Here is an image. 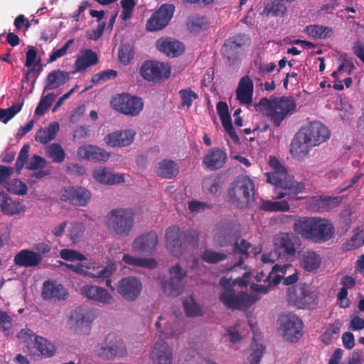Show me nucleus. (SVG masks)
<instances>
[{"instance_id":"55","label":"nucleus","mask_w":364,"mask_h":364,"mask_svg":"<svg viewBox=\"0 0 364 364\" xmlns=\"http://www.w3.org/2000/svg\"><path fill=\"white\" fill-rule=\"evenodd\" d=\"M7 190L16 195L23 196L27 193L26 185L18 179H13L6 184Z\"/></svg>"},{"instance_id":"43","label":"nucleus","mask_w":364,"mask_h":364,"mask_svg":"<svg viewBox=\"0 0 364 364\" xmlns=\"http://www.w3.org/2000/svg\"><path fill=\"white\" fill-rule=\"evenodd\" d=\"M34 347L40 353L47 358H50L55 353L54 345L41 336H35Z\"/></svg>"},{"instance_id":"38","label":"nucleus","mask_w":364,"mask_h":364,"mask_svg":"<svg viewBox=\"0 0 364 364\" xmlns=\"http://www.w3.org/2000/svg\"><path fill=\"white\" fill-rule=\"evenodd\" d=\"M341 202L340 197L323 196L315 198L312 200L314 206L311 209L314 211L324 212L328 211Z\"/></svg>"},{"instance_id":"11","label":"nucleus","mask_w":364,"mask_h":364,"mask_svg":"<svg viewBox=\"0 0 364 364\" xmlns=\"http://www.w3.org/2000/svg\"><path fill=\"white\" fill-rule=\"evenodd\" d=\"M171 73V68L168 63L155 60L145 61L140 68V74L142 77L149 82H158L168 79Z\"/></svg>"},{"instance_id":"5","label":"nucleus","mask_w":364,"mask_h":364,"mask_svg":"<svg viewBox=\"0 0 364 364\" xmlns=\"http://www.w3.org/2000/svg\"><path fill=\"white\" fill-rule=\"evenodd\" d=\"M134 217L135 213L132 208H114L107 213L106 225L117 235L127 237L134 228Z\"/></svg>"},{"instance_id":"29","label":"nucleus","mask_w":364,"mask_h":364,"mask_svg":"<svg viewBox=\"0 0 364 364\" xmlns=\"http://www.w3.org/2000/svg\"><path fill=\"white\" fill-rule=\"evenodd\" d=\"M226 153L219 148H213L203 157V165L210 170H217L222 168L225 164Z\"/></svg>"},{"instance_id":"40","label":"nucleus","mask_w":364,"mask_h":364,"mask_svg":"<svg viewBox=\"0 0 364 364\" xmlns=\"http://www.w3.org/2000/svg\"><path fill=\"white\" fill-rule=\"evenodd\" d=\"M122 261L134 267L147 269H154L157 267V262L155 259L137 257L129 254H124L122 257Z\"/></svg>"},{"instance_id":"23","label":"nucleus","mask_w":364,"mask_h":364,"mask_svg":"<svg viewBox=\"0 0 364 364\" xmlns=\"http://www.w3.org/2000/svg\"><path fill=\"white\" fill-rule=\"evenodd\" d=\"M43 261L38 253L29 249L20 250L14 258V264L25 268L38 267Z\"/></svg>"},{"instance_id":"45","label":"nucleus","mask_w":364,"mask_h":364,"mask_svg":"<svg viewBox=\"0 0 364 364\" xmlns=\"http://www.w3.org/2000/svg\"><path fill=\"white\" fill-rule=\"evenodd\" d=\"M289 267H291L290 264H284L282 265L279 264H274L267 278L269 284L274 285L279 284L284 278V275L286 273L287 269Z\"/></svg>"},{"instance_id":"41","label":"nucleus","mask_w":364,"mask_h":364,"mask_svg":"<svg viewBox=\"0 0 364 364\" xmlns=\"http://www.w3.org/2000/svg\"><path fill=\"white\" fill-rule=\"evenodd\" d=\"M58 131V123L53 122L47 128L39 129L36 134L35 139L37 141L45 144L53 140Z\"/></svg>"},{"instance_id":"17","label":"nucleus","mask_w":364,"mask_h":364,"mask_svg":"<svg viewBox=\"0 0 364 364\" xmlns=\"http://www.w3.org/2000/svg\"><path fill=\"white\" fill-rule=\"evenodd\" d=\"M245 35H237L225 42L221 52L225 64L232 66L239 60L240 49L245 44Z\"/></svg>"},{"instance_id":"15","label":"nucleus","mask_w":364,"mask_h":364,"mask_svg":"<svg viewBox=\"0 0 364 364\" xmlns=\"http://www.w3.org/2000/svg\"><path fill=\"white\" fill-rule=\"evenodd\" d=\"M300 131L313 147L325 142L330 136L328 129L318 122H310Z\"/></svg>"},{"instance_id":"54","label":"nucleus","mask_w":364,"mask_h":364,"mask_svg":"<svg viewBox=\"0 0 364 364\" xmlns=\"http://www.w3.org/2000/svg\"><path fill=\"white\" fill-rule=\"evenodd\" d=\"M353 69H355V65L352 60L348 57L347 54H345L342 55V63L338 66L337 70L333 72L332 77L337 80L339 73L344 72L350 74Z\"/></svg>"},{"instance_id":"61","label":"nucleus","mask_w":364,"mask_h":364,"mask_svg":"<svg viewBox=\"0 0 364 364\" xmlns=\"http://www.w3.org/2000/svg\"><path fill=\"white\" fill-rule=\"evenodd\" d=\"M122 12L121 18L124 21H127L132 17V11L136 6L134 0H121Z\"/></svg>"},{"instance_id":"24","label":"nucleus","mask_w":364,"mask_h":364,"mask_svg":"<svg viewBox=\"0 0 364 364\" xmlns=\"http://www.w3.org/2000/svg\"><path fill=\"white\" fill-rule=\"evenodd\" d=\"M313 148L299 130L294 136L290 144V153L294 158L303 159Z\"/></svg>"},{"instance_id":"19","label":"nucleus","mask_w":364,"mask_h":364,"mask_svg":"<svg viewBox=\"0 0 364 364\" xmlns=\"http://www.w3.org/2000/svg\"><path fill=\"white\" fill-rule=\"evenodd\" d=\"M91 197L88 190L83 187L69 186L62 189L60 200L68 201L70 204L78 206H85L87 204Z\"/></svg>"},{"instance_id":"58","label":"nucleus","mask_w":364,"mask_h":364,"mask_svg":"<svg viewBox=\"0 0 364 364\" xmlns=\"http://www.w3.org/2000/svg\"><path fill=\"white\" fill-rule=\"evenodd\" d=\"M182 106H186L189 108L193 103V100L198 99V95L191 88L183 89L179 91Z\"/></svg>"},{"instance_id":"21","label":"nucleus","mask_w":364,"mask_h":364,"mask_svg":"<svg viewBox=\"0 0 364 364\" xmlns=\"http://www.w3.org/2000/svg\"><path fill=\"white\" fill-rule=\"evenodd\" d=\"M237 238V232L230 223H225L217 227L213 236L215 244L220 247L231 245Z\"/></svg>"},{"instance_id":"8","label":"nucleus","mask_w":364,"mask_h":364,"mask_svg":"<svg viewBox=\"0 0 364 364\" xmlns=\"http://www.w3.org/2000/svg\"><path fill=\"white\" fill-rule=\"evenodd\" d=\"M220 301L232 310H245L254 304L259 297L247 292H236L234 289H224L220 294Z\"/></svg>"},{"instance_id":"57","label":"nucleus","mask_w":364,"mask_h":364,"mask_svg":"<svg viewBox=\"0 0 364 364\" xmlns=\"http://www.w3.org/2000/svg\"><path fill=\"white\" fill-rule=\"evenodd\" d=\"M184 311L189 317L199 316L203 314L202 310L192 299L183 301Z\"/></svg>"},{"instance_id":"31","label":"nucleus","mask_w":364,"mask_h":364,"mask_svg":"<svg viewBox=\"0 0 364 364\" xmlns=\"http://www.w3.org/2000/svg\"><path fill=\"white\" fill-rule=\"evenodd\" d=\"M156 45L159 50L171 57L181 55L185 50L183 44L176 40L160 38Z\"/></svg>"},{"instance_id":"12","label":"nucleus","mask_w":364,"mask_h":364,"mask_svg":"<svg viewBox=\"0 0 364 364\" xmlns=\"http://www.w3.org/2000/svg\"><path fill=\"white\" fill-rule=\"evenodd\" d=\"M280 325L282 336L286 341L294 343L302 337L303 323L295 314L282 316Z\"/></svg>"},{"instance_id":"63","label":"nucleus","mask_w":364,"mask_h":364,"mask_svg":"<svg viewBox=\"0 0 364 364\" xmlns=\"http://www.w3.org/2000/svg\"><path fill=\"white\" fill-rule=\"evenodd\" d=\"M0 326L4 336L8 337L12 326V318L6 311H0Z\"/></svg>"},{"instance_id":"18","label":"nucleus","mask_w":364,"mask_h":364,"mask_svg":"<svg viewBox=\"0 0 364 364\" xmlns=\"http://www.w3.org/2000/svg\"><path fill=\"white\" fill-rule=\"evenodd\" d=\"M174 12L171 4H163L155 11L146 23V29L150 31L161 30L169 23Z\"/></svg>"},{"instance_id":"51","label":"nucleus","mask_w":364,"mask_h":364,"mask_svg":"<svg viewBox=\"0 0 364 364\" xmlns=\"http://www.w3.org/2000/svg\"><path fill=\"white\" fill-rule=\"evenodd\" d=\"M22 106L23 104L15 103L6 109H0V121L6 124L21 111Z\"/></svg>"},{"instance_id":"62","label":"nucleus","mask_w":364,"mask_h":364,"mask_svg":"<svg viewBox=\"0 0 364 364\" xmlns=\"http://www.w3.org/2000/svg\"><path fill=\"white\" fill-rule=\"evenodd\" d=\"M74 43V39L68 40L62 48L56 50H53L51 54L50 55L49 59L48 60V63H50L55 61L57 59L63 57L67 53V51L69 47Z\"/></svg>"},{"instance_id":"4","label":"nucleus","mask_w":364,"mask_h":364,"mask_svg":"<svg viewBox=\"0 0 364 364\" xmlns=\"http://www.w3.org/2000/svg\"><path fill=\"white\" fill-rule=\"evenodd\" d=\"M254 196V182L244 175L239 176L232 182L228 192V202L239 208H248Z\"/></svg>"},{"instance_id":"64","label":"nucleus","mask_w":364,"mask_h":364,"mask_svg":"<svg viewBox=\"0 0 364 364\" xmlns=\"http://www.w3.org/2000/svg\"><path fill=\"white\" fill-rule=\"evenodd\" d=\"M339 331H340V326H339L338 323H337V324L334 323V324L331 325L326 329L325 333H323V335L321 336V341L326 345L329 344L333 338V336L334 334L338 333Z\"/></svg>"},{"instance_id":"14","label":"nucleus","mask_w":364,"mask_h":364,"mask_svg":"<svg viewBox=\"0 0 364 364\" xmlns=\"http://www.w3.org/2000/svg\"><path fill=\"white\" fill-rule=\"evenodd\" d=\"M171 277L161 283L163 291L171 296H177L182 293V279L186 276V272L181 268L180 264H176L168 269Z\"/></svg>"},{"instance_id":"46","label":"nucleus","mask_w":364,"mask_h":364,"mask_svg":"<svg viewBox=\"0 0 364 364\" xmlns=\"http://www.w3.org/2000/svg\"><path fill=\"white\" fill-rule=\"evenodd\" d=\"M306 31L311 37L320 39L329 38L332 33V29L331 28L320 25L306 26Z\"/></svg>"},{"instance_id":"2","label":"nucleus","mask_w":364,"mask_h":364,"mask_svg":"<svg viewBox=\"0 0 364 364\" xmlns=\"http://www.w3.org/2000/svg\"><path fill=\"white\" fill-rule=\"evenodd\" d=\"M296 107V102L291 96L273 100L263 97L255 104L256 110L264 113L276 127H279L287 116L294 113Z\"/></svg>"},{"instance_id":"56","label":"nucleus","mask_w":364,"mask_h":364,"mask_svg":"<svg viewBox=\"0 0 364 364\" xmlns=\"http://www.w3.org/2000/svg\"><path fill=\"white\" fill-rule=\"evenodd\" d=\"M252 247L251 243L248 242L246 240L242 239L240 243H235V252L238 254H242L246 256H248L250 253L253 255H257L260 252L261 250H257V248L252 247V250H250Z\"/></svg>"},{"instance_id":"16","label":"nucleus","mask_w":364,"mask_h":364,"mask_svg":"<svg viewBox=\"0 0 364 364\" xmlns=\"http://www.w3.org/2000/svg\"><path fill=\"white\" fill-rule=\"evenodd\" d=\"M142 290L141 281L135 277L122 278L117 284V292L127 301H136Z\"/></svg>"},{"instance_id":"47","label":"nucleus","mask_w":364,"mask_h":364,"mask_svg":"<svg viewBox=\"0 0 364 364\" xmlns=\"http://www.w3.org/2000/svg\"><path fill=\"white\" fill-rule=\"evenodd\" d=\"M46 154L47 156L55 163L63 162L65 157V151L62 146L55 143L50 144L48 147Z\"/></svg>"},{"instance_id":"59","label":"nucleus","mask_w":364,"mask_h":364,"mask_svg":"<svg viewBox=\"0 0 364 364\" xmlns=\"http://www.w3.org/2000/svg\"><path fill=\"white\" fill-rule=\"evenodd\" d=\"M60 256L62 259L67 261H85L87 259L86 257L82 253L75 250L63 249L60 252Z\"/></svg>"},{"instance_id":"20","label":"nucleus","mask_w":364,"mask_h":364,"mask_svg":"<svg viewBox=\"0 0 364 364\" xmlns=\"http://www.w3.org/2000/svg\"><path fill=\"white\" fill-rule=\"evenodd\" d=\"M80 294L85 298L104 305L114 302L113 296L104 288L87 284L80 288Z\"/></svg>"},{"instance_id":"1","label":"nucleus","mask_w":364,"mask_h":364,"mask_svg":"<svg viewBox=\"0 0 364 364\" xmlns=\"http://www.w3.org/2000/svg\"><path fill=\"white\" fill-rule=\"evenodd\" d=\"M293 230L302 238L321 243L333 236L335 229L328 219L319 217H299L295 218Z\"/></svg>"},{"instance_id":"44","label":"nucleus","mask_w":364,"mask_h":364,"mask_svg":"<svg viewBox=\"0 0 364 364\" xmlns=\"http://www.w3.org/2000/svg\"><path fill=\"white\" fill-rule=\"evenodd\" d=\"M186 26L191 33H197L208 28V22L205 16H190L187 19Z\"/></svg>"},{"instance_id":"52","label":"nucleus","mask_w":364,"mask_h":364,"mask_svg":"<svg viewBox=\"0 0 364 364\" xmlns=\"http://www.w3.org/2000/svg\"><path fill=\"white\" fill-rule=\"evenodd\" d=\"M69 237L73 243L80 242L84 236L85 225L82 223H73L69 229Z\"/></svg>"},{"instance_id":"10","label":"nucleus","mask_w":364,"mask_h":364,"mask_svg":"<svg viewBox=\"0 0 364 364\" xmlns=\"http://www.w3.org/2000/svg\"><path fill=\"white\" fill-rule=\"evenodd\" d=\"M111 105L117 112L132 117L138 115L144 107L142 98L128 93L114 96Z\"/></svg>"},{"instance_id":"13","label":"nucleus","mask_w":364,"mask_h":364,"mask_svg":"<svg viewBox=\"0 0 364 364\" xmlns=\"http://www.w3.org/2000/svg\"><path fill=\"white\" fill-rule=\"evenodd\" d=\"M273 242L274 247L286 260L295 257L299 240L293 233L280 232L274 237Z\"/></svg>"},{"instance_id":"36","label":"nucleus","mask_w":364,"mask_h":364,"mask_svg":"<svg viewBox=\"0 0 364 364\" xmlns=\"http://www.w3.org/2000/svg\"><path fill=\"white\" fill-rule=\"evenodd\" d=\"M0 209L7 215H14L25 210V206L20 202L14 200L6 193H0Z\"/></svg>"},{"instance_id":"50","label":"nucleus","mask_w":364,"mask_h":364,"mask_svg":"<svg viewBox=\"0 0 364 364\" xmlns=\"http://www.w3.org/2000/svg\"><path fill=\"white\" fill-rule=\"evenodd\" d=\"M226 258L227 255L225 253L210 250H205L201 255L202 260L209 264H216Z\"/></svg>"},{"instance_id":"26","label":"nucleus","mask_w":364,"mask_h":364,"mask_svg":"<svg viewBox=\"0 0 364 364\" xmlns=\"http://www.w3.org/2000/svg\"><path fill=\"white\" fill-rule=\"evenodd\" d=\"M67 294V291L63 286L55 281L48 280L43 284L41 296L45 300H65Z\"/></svg>"},{"instance_id":"32","label":"nucleus","mask_w":364,"mask_h":364,"mask_svg":"<svg viewBox=\"0 0 364 364\" xmlns=\"http://www.w3.org/2000/svg\"><path fill=\"white\" fill-rule=\"evenodd\" d=\"M254 85L248 76L242 77L236 90L237 99L243 104L250 105L252 102Z\"/></svg>"},{"instance_id":"7","label":"nucleus","mask_w":364,"mask_h":364,"mask_svg":"<svg viewBox=\"0 0 364 364\" xmlns=\"http://www.w3.org/2000/svg\"><path fill=\"white\" fill-rule=\"evenodd\" d=\"M287 300L298 309H312L318 304V296L306 283H299L287 291Z\"/></svg>"},{"instance_id":"33","label":"nucleus","mask_w":364,"mask_h":364,"mask_svg":"<svg viewBox=\"0 0 364 364\" xmlns=\"http://www.w3.org/2000/svg\"><path fill=\"white\" fill-rule=\"evenodd\" d=\"M93 177L99 183L106 185H114L124 181L122 174L113 173L105 167L94 169Z\"/></svg>"},{"instance_id":"53","label":"nucleus","mask_w":364,"mask_h":364,"mask_svg":"<svg viewBox=\"0 0 364 364\" xmlns=\"http://www.w3.org/2000/svg\"><path fill=\"white\" fill-rule=\"evenodd\" d=\"M55 98V95L53 93H48L43 96L35 109V114L39 116L43 115L46 111L51 106Z\"/></svg>"},{"instance_id":"6","label":"nucleus","mask_w":364,"mask_h":364,"mask_svg":"<svg viewBox=\"0 0 364 364\" xmlns=\"http://www.w3.org/2000/svg\"><path fill=\"white\" fill-rule=\"evenodd\" d=\"M198 234L194 230L181 231L178 226L169 227L166 231V245L169 252L175 257H179L183 252L185 241L193 246L198 245Z\"/></svg>"},{"instance_id":"39","label":"nucleus","mask_w":364,"mask_h":364,"mask_svg":"<svg viewBox=\"0 0 364 364\" xmlns=\"http://www.w3.org/2000/svg\"><path fill=\"white\" fill-rule=\"evenodd\" d=\"M157 174L164 178H172L178 173L177 164L172 160L164 159L156 167Z\"/></svg>"},{"instance_id":"42","label":"nucleus","mask_w":364,"mask_h":364,"mask_svg":"<svg viewBox=\"0 0 364 364\" xmlns=\"http://www.w3.org/2000/svg\"><path fill=\"white\" fill-rule=\"evenodd\" d=\"M301 266L307 272L317 269L321 265V257L315 252H306L301 258Z\"/></svg>"},{"instance_id":"30","label":"nucleus","mask_w":364,"mask_h":364,"mask_svg":"<svg viewBox=\"0 0 364 364\" xmlns=\"http://www.w3.org/2000/svg\"><path fill=\"white\" fill-rule=\"evenodd\" d=\"M70 321L73 323V327L77 331H82L83 327H87L93 320L92 312L84 307L78 306L75 308L70 316Z\"/></svg>"},{"instance_id":"22","label":"nucleus","mask_w":364,"mask_h":364,"mask_svg":"<svg viewBox=\"0 0 364 364\" xmlns=\"http://www.w3.org/2000/svg\"><path fill=\"white\" fill-rule=\"evenodd\" d=\"M158 244V235L156 232L150 231L136 237L133 242V249L140 253L150 254Z\"/></svg>"},{"instance_id":"27","label":"nucleus","mask_w":364,"mask_h":364,"mask_svg":"<svg viewBox=\"0 0 364 364\" xmlns=\"http://www.w3.org/2000/svg\"><path fill=\"white\" fill-rule=\"evenodd\" d=\"M135 132L131 129L114 132L105 137L107 145L122 147L129 145L134 140Z\"/></svg>"},{"instance_id":"3","label":"nucleus","mask_w":364,"mask_h":364,"mask_svg":"<svg viewBox=\"0 0 364 364\" xmlns=\"http://www.w3.org/2000/svg\"><path fill=\"white\" fill-rule=\"evenodd\" d=\"M267 182L275 186V198L287 197L289 200L296 199L299 193L304 188L302 183L288 179L287 170H272L265 173Z\"/></svg>"},{"instance_id":"35","label":"nucleus","mask_w":364,"mask_h":364,"mask_svg":"<svg viewBox=\"0 0 364 364\" xmlns=\"http://www.w3.org/2000/svg\"><path fill=\"white\" fill-rule=\"evenodd\" d=\"M99 61L97 54L91 49H85L81 51L75 61L74 66L75 72H81L87 68L97 64Z\"/></svg>"},{"instance_id":"49","label":"nucleus","mask_w":364,"mask_h":364,"mask_svg":"<svg viewBox=\"0 0 364 364\" xmlns=\"http://www.w3.org/2000/svg\"><path fill=\"white\" fill-rule=\"evenodd\" d=\"M289 200H283L281 201H264L262 205V208L267 211H287L289 210V205L288 203Z\"/></svg>"},{"instance_id":"34","label":"nucleus","mask_w":364,"mask_h":364,"mask_svg":"<svg viewBox=\"0 0 364 364\" xmlns=\"http://www.w3.org/2000/svg\"><path fill=\"white\" fill-rule=\"evenodd\" d=\"M70 80V73L55 70L49 73L46 79L44 91L56 89L65 85Z\"/></svg>"},{"instance_id":"25","label":"nucleus","mask_w":364,"mask_h":364,"mask_svg":"<svg viewBox=\"0 0 364 364\" xmlns=\"http://www.w3.org/2000/svg\"><path fill=\"white\" fill-rule=\"evenodd\" d=\"M151 354L154 364H172V350L169 345L164 341L154 344Z\"/></svg>"},{"instance_id":"60","label":"nucleus","mask_w":364,"mask_h":364,"mask_svg":"<svg viewBox=\"0 0 364 364\" xmlns=\"http://www.w3.org/2000/svg\"><path fill=\"white\" fill-rule=\"evenodd\" d=\"M117 75V72L116 70L108 69L94 75L92 77L91 82L96 85L100 82H105L109 79L114 78Z\"/></svg>"},{"instance_id":"37","label":"nucleus","mask_w":364,"mask_h":364,"mask_svg":"<svg viewBox=\"0 0 364 364\" xmlns=\"http://www.w3.org/2000/svg\"><path fill=\"white\" fill-rule=\"evenodd\" d=\"M116 266L114 263H111L98 269L95 273L90 272L89 278H92L96 282H101L105 280L106 286L112 291L114 287L112 285L111 276L116 272Z\"/></svg>"},{"instance_id":"28","label":"nucleus","mask_w":364,"mask_h":364,"mask_svg":"<svg viewBox=\"0 0 364 364\" xmlns=\"http://www.w3.org/2000/svg\"><path fill=\"white\" fill-rule=\"evenodd\" d=\"M79 157L89 161H106L109 158V154L103 149L92 145H85L77 149Z\"/></svg>"},{"instance_id":"9","label":"nucleus","mask_w":364,"mask_h":364,"mask_svg":"<svg viewBox=\"0 0 364 364\" xmlns=\"http://www.w3.org/2000/svg\"><path fill=\"white\" fill-rule=\"evenodd\" d=\"M96 352L100 357L107 360L124 357L127 353L124 341L115 333L107 334L97 346Z\"/></svg>"},{"instance_id":"48","label":"nucleus","mask_w":364,"mask_h":364,"mask_svg":"<svg viewBox=\"0 0 364 364\" xmlns=\"http://www.w3.org/2000/svg\"><path fill=\"white\" fill-rule=\"evenodd\" d=\"M134 52L133 48L129 43H123L118 48V57L119 61L124 65H128L134 58Z\"/></svg>"}]
</instances>
